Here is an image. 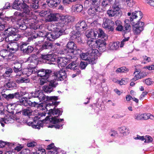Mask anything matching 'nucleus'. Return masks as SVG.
I'll return each mask as SVG.
<instances>
[{"label": "nucleus", "mask_w": 154, "mask_h": 154, "mask_svg": "<svg viewBox=\"0 0 154 154\" xmlns=\"http://www.w3.org/2000/svg\"><path fill=\"white\" fill-rule=\"evenodd\" d=\"M35 94V95L33 96L34 97H38V99L40 101H51L52 102L54 100H56L58 99V97L57 96H46L43 92L39 91H36Z\"/></svg>", "instance_id": "obj_4"}, {"label": "nucleus", "mask_w": 154, "mask_h": 154, "mask_svg": "<svg viewBox=\"0 0 154 154\" xmlns=\"http://www.w3.org/2000/svg\"><path fill=\"white\" fill-rule=\"evenodd\" d=\"M100 7L93 6L91 7L88 11V13L90 15L94 14L96 12L100 11Z\"/></svg>", "instance_id": "obj_27"}, {"label": "nucleus", "mask_w": 154, "mask_h": 154, "mask_svg": "<svg viewBox=\"0 0 154 154\" xmlns=\"http://www.w3.org/2000/svg\"><path fill=\"white\" fill-rule=\"evenodd\" d=\"M9 45H13L14 46L10 48V46L8 45L7 47L8 49L9 48V52L10 53V52L14 53V52L17 51L18 48V45L17 44L15 43H12L11 44H10Z\"/></svg>", "instance_id": "obj_33"}, {"label": "nucleus", "mask_w": 154, "mask_h": 154, "mask_svg": "<svg viewBox=\"0 0 154 154\" xmlns=\"http://www.w3.org/2000/svg\"><path fill=\"white\" fill-rule=\"evenodd\" d=\"M134 77L133 78V81H136L139 79H141L147 75L146 73L143 72H141L139 69H136L134 73Z\"/></svg>", "instance_id": "obj_15"}, {"label": "nucleus", "mask_w": 154, "mask_h": 154, "mask_svg": "<svg viewBox=\"0 0 154 154\" xmlns=\"http://www.w3.org/2000/svg\"><path fill=\"white\" fill-rule=\"evenodd\" d=\"M88 45L90 47V51L93 53L94 54H96L98 52V51L95 49L96 48L97 45V40L94 41L93 40L90 39L88 40L87 42Z\"/></svg>", "instance_id": "obj_13"}, {"label": "nucleus", "mask_w": 154, "mask_h": 154, "mask_svg": "<svg viewBox=\"0 0 154 154\" xmlns=\"http://www.w3.org/2000/svg\"><path fill=\"white\" fill-rule=\"evenodd\" d=\"M126 2L128 5L130 7H132L135 4L133 0H129Z\"/></svg>", "instance_id": "obj_64"}, {"label": "nucleus", "mask_w": 154, "mask_h": 154, "mask_svg": "<svg viewBox=\"0 0 154 154\" xmlns=\"http://www.w3.org/2000/svg\"><path fill=\"white\" fill-rule=\"evenodd\" d=\"M120 132L123 134L124 135H126L129 133L128 129L126 127L123 126L119 128Z\"/></svg>", "instance_id": "obj_38"}, {"label": "nucleus", "mask_w": 154, "mask_h": 154, "mask_svg": "<svg viewBox=\"0 0 154 154\" xmlns=\"http://www.w3.org/2000/svg\"><path fill=\"white\" fill-rule=\"evenodd\" d=\"M96 54H95V53L94 54L92 52L90 53V56H91V57H89L88 59L87 60L89 63H94L95 59L94 57L95 56V55Z\"/></svg>", "instance_id": "obj_50"}, {"label": "nucleus", "mask_w": 154, "mask_h": 154, "mask_svg": "<svg viewBox=\"0 0 154 154\" xmlns=\"http://www.w3.org/2000/svg\"><path fill=\"white\" fill-rule=\"evenodd\" d=\"M87 25L84 21H79L75 25V28L78 32L85 30Z\"/></svg>", "instance_id": "obj_19"}, {"label": "nucleus", "mask_w": 154, "mask_h": 154, "mask_svg": "<svg viewBox=\"0 0 154 154\" xmlns=\"http://www.w3.org/2000/svg\"><path fill=\"white\" fill-rule=\"evenodd\" d=\"M6 36L5 38V41L7 42H12L14 41V35H6Z\"/></svg>", "instance_id": "obj_53"}, {"label": "nucleus", "mask_w": 154, "mask_h": 154, "mask_svg": "<svg viewBox=\"0 0 154 154\" xmlns=\"http://www.w3.org/2000/svg\"><path fill=\"white\" fill-rule=\"evenodd\" d=\"M67 69L76 70L78 69V66L75 61H73L69 63L66 67Z\"/></svg>", "instance_id": "obj_30"}, {"label": "nucleus", "mask_w": 154, "mask_h": 154, "mask_svg": "<svg viewBox=\"0 0 154 154\" xmlns=\"http://www.w3.org/2000/svg\"><path fill=\"white\" fill-rule=\"evenodd\" d=\"M7 144L8 146H11L13 145V144L10 143H6V142L0 141V148H3L4 147L5 145Z\"/></svg>", "instance_id": "obj_55"}, {"label": "nucleus", "mask_w": 154, "mask_h": 154, "mask_svg": "<svg viewBox=\"0 0 154 154\" xmlns=\"http://www.w3.org/2000/svg\"><path fill=\"white\" fill-rule=\"evenodd\" d=\"M120 8L118 3H114L112 8L107 11V14L110 17L116 16L119 14Z\"/></svg>", "instance_id": "obj_9"}, {"label": "nucleus", "mask_w": 154, "mask_h": 154, "mask_svg": "<svg viewBox=\"0 0 154 154\" xmlns=\"http://www.w3.org/2000/svg\"><path fill=\"white\" fill-rule=\"evenodd\" d=\"M38 1L37 0L35 1L31 2L29 5L30 8L31 10H34L38 8Z\"/></svg>", "instance_id": "obj_39"}, {"label": "nucleus", "mask_w": 154, "mask_h": 154, "mask_svg": "<svg viewBox=\"0 0 154 154\" xmlns=\"http://www.w3.org/2000/svg\"><path fill=\"white\" fill-rule=\"evenodd\" d=\"M103 38L100 39L98 40H97V48L98 47L100 46L102 47L103 46H106V41L107 40H104L103 39Z\"/></svg>", "instance_id": "obj_40"}, {"label": "nucleus", "mask_w": 154, "mask_h": 154, "mask_svg": "<svg viewBox=\"0 0 154 154\" xmlns=\"http://www.w3.org/2000/svg\"><path fill=\"white\" fill-rule=\"evenodd\" d=\"M143 14L140 11H135L132 13L130 17V21L133 24V32L135 35H139L143 29L144 23L140 21Z\"/></svg>", "instance_id": "obj_1"}, {"label": "nucleus", "mask_w": 154, "mask_h": 154, "mask_svg": "<svg viewBox=\"0 0 154 154\" xmlns=\"http://www.w3.org/2000/svg\"><path fill=\"white\" fill-rule=\"evenodd\" d=\"M62 0H47L48 6L50 7H56L61 2Z\"/></svg>", "instance_id": "obj_23"}, {"label": "nucleus", "mask_w": 154, "mask_h": 154, "mask_svg": "<svg viewBox=\"0 0 154 154\" xmlns=\"http://www.w3.org/2000/svg\"><path fill=\"white\" fill-rule=\"evenodd\" d=\"M113 0H103L101 3L102 6L105 7L109 6V4Z\"/></svg>", "instance_id": "obj_49"}, {"label": "nucleus", "mask_w": 154, "mask_h": 154, "mask_svg": "<svg viewBox=\"0 0 154 154\" xmlns=\"http://www.w3.org/2000/svg\"><path fill=\"white\" fill-rule=\"evenodd\" d=\"M20 7L23 10V13L25 14L26 17V18L35 20L36 17L35 15L33 14V13L29 10L30 7L29 5L23 1V2L21 4Z\"/></svg>", "instance_id": "obj_3"}, {"label": "nucleus", "mask_w": 154, "mask_h": 154, "mask_svg": "<svg viewBox=\"0 0 154 154\" xmlns=\"http://www.w3.org/2000/svg\"><path fill=\"white\" fill-rule=\"evenodd\" d=\"M56 100H54L52 103H50L48 104L50 106H54V108L51 109L49 110L50 112L54 116L52 117L51 118H49V117H46L45 119L46 120L49 121L53 124L58 123L60 121L63 120V119H59L57 118L59 116L62 115V112H61L59 109H56L55 107L59 104V102H57Z\"/></svg>", "instance_id": "obj_2"}, {"label": "nucleus", "mask_w": 154, "mask_h": 154, "mask_svg": "<svg viewBox=\"0 0 154 154\" xmlns=\"http://www.w3.org/2000/svg\"><path fill=\"white\" fill-rule=\"evenodd\" d=\"M128 69L125 67H122L117 69L116 72L119 73H126L128 72Z\"/></svg>", "instance_id": "obj_48"}, {"label": "nucleus", "mask_w": 154, "mask_h": 154, "mask_svg": "<svg viewBox=\"0 0 154 154\" xmlns=\"http://www.w3.org/2000/svg\"><path fill=\"white\" fill-rule=\"evenodd\" d=\"M4 85L5 87L10 90L14 89L17 87V85L15 82L10 79L5 80Z\"/></svg>", "instance_id": "obj_16"}, {"label": "nucleus", "mask_w": 154, "mask_h": 154, "mask_svg": "<svg viewBox=\"0 0 154 154\" xmlns=\"http://www.w3.org/2000/svg\"><path fill=\"white\" fill-rule=\"evenodd\" d=\"M6 35H14L16 33V29L14 28L11 27L8 28L5 30Z\"/></svg>", "instance_id": "obj_32"}, {"label": "nucleus", "mask_w": 154, "mask_h": 154, "mask_svg": "<svg viewBox=\"0 0 154 154\" xmlns=\"http://www.w3.org/2000/svg\"><path fill=\"white\" fill-rule=\"evenodd\" d=\"M14 66L13 67L14 72L16 73L20 72L22 70L21 64L17 62L14 63Z\"/></svg>", "instance_id": "obj_25"}, {"label": "nucleus", "mask_w": 154, "mask_h": 154, "mask_svg": "<svg viewBox=\"0 0 154 154\" xmlns=\"http://www.w3.org/2000/svg\"><path fill=\"white\" fill-rule=\"evenodd\" d=\"M21 4L20 3H18V0H15V2L13 3L12 6V8L13 9L17 10H20V8L19 6H20Z\"/></svg>", "instance_id": "obj_44"}, {"label": "nucleus", "mask_w": 154, "mask_h": 154, "mask_svg": "<svg viewBox=\"0 0 154 154\" xmlns=\"http://www.w3.org/2000/svg\"><path fill=\"white\" fill-rule=\"evenodd\" d=\"M130 21L128 19H126L124 21L125 25L124 26V29L122 32L125 34L124 36H126L125 34L127 32H129L131 30V26L130 24Z\"/></svg>", "instance_id": "obj_20"}, {"label": "nucleus", "mask_w": 154, "mask_h": 154, "mask_svg": "<svg viewBox=\"0 0 154 154\" xmlns=\"http://www.w3.org/2000/svg\"><path fill=\"white\" fill-rule=\"evenodd\" d=\"M10 54L9 52L6 50L3 49L0 51V56L3 58H6V59H8Z\"/></svg>", "instance_id": "obj_34"}, {"label": "nucleus", "mask_w": 154, "mask_h": 154, "mask_svg": "<svg viewBox=\"0 0 154 154\" xmlns=\"http://www.w3.org/2000/svg\"><path fill=\"white\" fill-rule=\"evenodd\" d=\"M92 52H91L90 51H89L88 53H82L80 54V58L83 60H87L88 59L90 53Z\"/></svg>", "instance_id": "obj_37"}, {"label": "nucleus", "mask_w": 154, "mask_h": 154, "mask_svg": "<svg viewBox=\"0 0 154 154\" xmlns=\"http://www.w3.org/2000/svg\"><path fill=\"white\" fill-rule=\"evenodd\" d=\"M53 88L49 85H44L42 87L43 91L47 93H50L53 91Z\"/></svg>", "instance_id": "obj_41"}, {"label": "nucleus", "mask_w": 154, "mask_h": 154, "mask_svg": "<svg viewBox=\"0 0 154 154\" xmlns=\"http://www.w3.org/2000/svg\"><path fill=\"white\" fill-rule=\"evenodd\" d=\"M14 41L18 40L20 38H22V37L20 35L16 34H14Z\"/></svg>", "instance_id": "obj_61"}, {"label": "nucleus", "mask_w": 154, "mask_h": 154, "mask_svg": "<svg viewBox=\"0 0 154 154\" xmlns=\"http://www.w3.org/2000/svg\"><path fill=\"white\" fill-rule=\"evenodd\" d=\"M28 61L30 63H34L36 64L38 63V60L37 57L35 54H32L28 58Z\"/></svg>", "instance_id": "obj_31"}, {"label": "nucleus", "mask_w": 154, "mask_h": 154, "mask_svg": "<svg viewBox=\"0 0 154 154\" xmlns=\"http://www.w3.org/2000/svg\"><path fill=\"white\" fill-rule=\"evenodd\" d=\"M114 24V23L111 20L108 19H106L104 21L103 24V27L105 29L109 28L110 26H112Z\"/></svg>", "instance_id": "obj_26"}, {"label": "nucleus", "mask_w": 154, "mask_h": 154, "mask_svg": "<svg viewBox=\"0 0 154 154\" xmlns=\"http://www.w3.org/2000/svg\"><path fill=\"white\" fill-rule=\"evenodd\" d=\"M33 69H32L26 68L23 69L22 73L26 74L28 76L33 72Z\"/></svg>", "instance_id": "obj_43"}, {"label": "nucleus", "mask_w": 154, "mask_h": 154, "mask_svg": "<svg viewBox=\"0 0 154 154\" xmlns=\"http://www.w3.org/2000/svg\"><path fill=\"white\" fill-rule=\"evenodd\" d=\"M35 22V20L25 18V19L20 20L18 22V27L19 28L23 30L26 29L27 28V24H29L30 26L33 24Z\"/></svg>", "instance_id": "obj_8"}, {"label": "nucleus", "mask_w": 154, "mask_h": 154, "mask_svg": "<svg viewBox=\"0 0 154 154\" xmlns=\"http://www.w3.org/2000/svg\"><path fill=\"white\" fill-rule=\"evenodd\" d=\"M36 72L37 73L38 76L41 77L48 78L49 76L51 75L52 71L50 69H42L37 70Z\"/></svg>", "instance_id": "obj_10"}, {"label": "nucleus", "mask_w": 154, "mask_h": 154, "mask_svg": "<svg viewBox=\"0 0 154 154\" xmlns=\"http://www.w3.org/2000/svg\"><path fill=\"white\" fill-rule=\"evenodd\" d=\"M128 80L126 78H122L120 82L121 85H125L128 82Z\"/></svg>", "instance_id": "obj_63"}, {"label": "nucleus", "mask_w": 154, "mask_h": 154, "mask_svg": "<svg viewBox=\"0 0 154 154\" xmlns=\"http://www.w3.org/2000/svg\"><path fill=\"white\" fill-rule=\"evenodd\" d=\"M20 48L22 52L25 54L31 53L33 50V48L30 46H27L26 43H22L20 45Z\"/></svg>", "instance_id": "obj_11"}, {"label": "nucleus", "mask_w": 154, "mask_h": 154, "mask_svg": "<svg viewBox=\"0 0 154 154\" xmlns=\"http://www.w3.org/2000/svg\"><path fill=\"white\" fill-rule=\"evenodd\" d=\"M19 154H30V151L29 149H23Z\"/></svg>", "instance_id": "obj_58"}, {"label": "nucleus", "mask_w": 154, "mask_h": 154, "mask_svg": "<svg viewBox=\"0 0 154 154\" xmlns=\"http://www.w3.org/2000/svg\"><path fill=\"white\" fill-rule=\"evenodd\" d=\"M87 65V63L86 62H81L80 64V67L81 69H85Z\"/></svg>", "instance_id": "obj_59"}, {"label": "nucleus", "mask_w": 154, "mask_h": 154, "mask_svg": "<svg viewBox=\"0 0 154 154\" xmlns=\"http://www.w3.org/2000/svg\"><path fill=\"white\" fill-rule=\"evenodd\" d=\"M52 46V44L51 43L46 42L42 45L41 49V50L44 49L51 50Z\"/></svg>", "instance_id": "obj_28"}, {"label": "nucleus", "mask_w": 154, "mask_h": 154, "mask_svg": "<svg viewBox=\"0 0 154 154\" xmlns=\"http://www.w3.org/2000/svg\"><path fill=\"white\" fill-rule=\"evenodd\" d=\"M13 120L9 115H7L4 118L2 119V121L6 124H8L12 122Z\"/></svg>", "instance_id": "obj_45"}, {"label": "nucleus", "mask_w": 154, "mask_h": 154, "mask_svg": "<svg viewBox=\"0 0 154 154\" xmlns=\"http://www.w3.org/2000/svg\"><path fill=\"white\" fill-rule=\"evenodd\" d=\"M54 74L56 79L58 81H61L64 80L67 76L65 72L63 70L55 72Z\"/></svg>", "instance_id": "obj_12"}, {"label": "nucleus", "mask_w": 154, "mask_h": 154, "mask_svg": "<svg viewBox=\"0 0 154 154\" xmlns=\"http://www.w3.org/2000/svg\"><path fill=\"white\" fill-rule=\"evenodd\" d=\"M56 80L57 79H55V78L54 79L49 81L48 85L51 86L53 88H55L58 85V83Z\"/></svg>", "instance_id": "obj_46"}, {"label": "nucleus", "mask_w": 154, "mask_h": 154, "mask_svg": "<svg viewBox=\"0 0 154 154\" xmlns=\"http://www.w3.org/2000/svg\"><path fill=\"white\" fill-rule=\"evenodd\" d=\"M59 14H51L48 15L47 20L48 21H57L59 19Z\"/></svg>", "instance_id": "obj_24"}, {"label": "nucleus", "mask_w": 154, "mask_h": 154, "mask_svg": "<svg viewBox=\"0 0 154 154\" xmlns=\"http://www.w3.org/2000/svg\"><path fill=\"white\" fill-rule=\"evenodd\" d=\"M28 101L29 100H27L26 98H22L20 100V105L27 106L28 105Z\"/></svg>", "instance_id": "obj_47"}, {"label": "nucleus", "mask_w": 154, "mask_h": 154, "mask_svg": "<svg viewBox=\"0 0 154 154\" xmlns=\"http://www.w3.org/2000/svg\"><path fill=\"white\" fill-rule=\"evenodd\" d=\"M58 152L57 148L54 149H52L48 151L49 154H58Z\"/></svg>", "instance_id": "obj_60"}, {"label": "nucleus", "mask_w": 154, "mask_h": 154, "mask_svg": "<svg viewBox=\"0 0 154 154\" xmlns=\"http://www.w3.org/2000/svg\"><path fill=\"white\" fill-rule=\"evenodd\" d=\"M141 58L143 59L144 63H146L147 62H149L151 61L150 58L146 56H143Z\"/></svg>", "instance_id": "obj_62"}, {"label": "nucleus", "mask_w": 154, "mask_h": 154, "mask_svg": "<svg viewBox=\"0 0 154 154\" xmlns=\"http://www.w3.org/2000/svg\"><path fill=\"white\" fill-rule=\"evenodd\" d=\"M97 34V37L101 38L100 39L103 38V40H107L108 39V36L104 33L103 30L101 29H96Z\"/></svg>", "instance_id": "obj_21"}, {"label": "nucleus", "mask_w": 154, "mask_h": 154, "mask_svg": "<svg viewBox=\"0 0 154 154\" xmlns=\"http://www.w3.org/2000/svg\"><path fill=\"white\" fill-rule=\"evenodd\" d=\"M22 75L17 74L15 76V81L18 83H29L30 81V79L28 77H23L21 76Z\"/></svg>", "instance_id": "obj_14"}, {"label": "nucleus", "mask_w": 154, "mask_h": 154, "mask_svg": "<svg viewBox=\"0 0 154 154\" xmlns=\"http://www.w3.org/2000/svg\"><path fill=\"white\" fill-rule=\"evenodd\" d=\"M40 57L47 61L54 62L56 60V56L53 54H41Z\"/></svg>", "instance_id": "obj_18"}, {"label": "nucleus", "mask_w": 154, "mask_h": 154, "mask_svg": "<svg viewBox=\"0 0 154 154\" xmlns=\"http://www.w3.org/2000/svg\"><path fill=\"white\" fill-rule=\"evenodd\" d=\"M64 33V30L56 28L54 29V32L52 33H48L46 35V37L50 41H54L58 38L59 36L63 34Z\"/></svg>", "instance_id": "obj_5"}, {"label": "nucleus", "mask_w": 154, "mask_h": 154, "mask_svg": "<svg viewBox=\"0 0 154 154\" xmlns=\"http://www.w3.org/2000/svg\"><path fill=\"white\" fill-rule=\"evenodd\" d=\"M66 47L69 49L68 50L71 51L70 53H71V54L69 55H72V56H74L73 55L79 54L81 52V51L77 48L76 45L72 41L68 42L67 44Z\"/></svg>", "instance_id": "obj_6"}, {"label": "nucleus", "mask_w": 154, "mask_h": 154, "mask_svg": "<svg viewBox=\"0 0 154 154\" xmlns=\"http://www.w3.org/2000/svg\"><path fill=\"white\" fill-rule=\"evenodd\" d=\"M119 42L110 43L109 49L112 50H117L119 48Z\"/></svg>", "instance_id": "obj_29"}, {"label": "nucleus", "mask_w": 154, "mask_h": 154, "mask_svg": "<svg viewBox=\"0 0 154 154\" xmlns=\"http://www.w3.org/2000/svg\"><path fill=\"white\" fill-rule=\"evenodd\" d=\"M48 78H46V77H42L40 80L39 84L40 85H43L47 81H48Z\"/></svg>", "instance_id": "obj_57"}, {"label": "nucleus", "mask_w": 154, "mask_h": 154, "mask_svg": "<svg viewBox=\"0 0 154 154\" xmlns=\"http://www.w3.org/2000/svg\"><path fill=\"white\" fill-rule=\"evenodd\" d=\"M80 35L81 34L79 32L75 33L74 35L72 36V37L75 39L78 42H79L81 41V38L80 37Z\"/></svg>", "instance_id": "obj_51"}, {"label": "nucleus", "mask_w": 154, "mask_h": 154, "mask_svg": "<svg viewBox=\"0 0 154 154\" xmlns=\"http://www.w3.org/2000/svg\"><path fill=\"white\" fill-rule=\"evenodd\" d=\"M82 8L83 6L82 5L77 4L72 6V9L74 12H79L82 11Z\"/></svg>", "instance_id": "obj_35"}, {"label": "nucleus", "mask_w": 154, "mask_h": 154, "mask_svg": "<svg viewBox=\"0 0 154 154\" xmlns=\"http://www.w3.org/2000/svg\"><path fill=\"white\" fill-rule=\"evenodd\" d=\"M144 142L145 143H149L152 142L153 140L152 137L149 136H146Z\"/></svg>", "instance_id": "obj_56"}, {"label": "nucleus", "mask_w": 154, "mask_h": 154, "mask_svg": "<svg viewBox=\"0 0 154 154\" xmlns=\"http://www.w3.org/2000/svg\"><path fill=\"white\" fill-rule=\"evenodd\" d=\"M74 57L75 59H76V57L72 56V55H70L69 54H68L66 57H59L56 60L58 64V66L60 68L65 67L66 65L67 62H68L67 59L70 60L72 59Z\"/></svg>", "instance_id": "obj_7"}, {"label": "nucleus", "mask_w": 154, "mask_h": 154, "mask_svg": "<svg viewBox=\"0 0 154 154\" xmlns=\"http://www.w3.org/2000/svg\"><path fill=\"white\" fill-rule=\"evenodd\" d=\"M96 29L94 30H88L86 32L85 35L88 38H96L97 37V34Z\"/></svg>", "instance_id": "obj_22"}, {"label": "nucleus", "mask_w": 154, "mask_h": 154, "mask_svg": "<svg viewBox=\"0 0 154 154\" xmlns=\"http://www.w3.org/2000/svg\"><path fill=\"white\" fill-rule=\"evenodd\" d=\"M28 105L31 107H35L36 105H38L39 104V102L33 101H32L29 100L28 101Z\"/></svg>", "instance_id": "obj_54"}, {"label": "nucleus", "mask_w": 154, "mask_h": 154, "mask_svg": "<svg viewBox=\"0 0 154 154\" xmlns=\"http://www.w3.org/2000/svg\"><path fill=\"white\" fill-rule=\"evenodd\" d=\"M2 96L7 100L10 101L14 98H17L19 97L18 92H16L13 94H9L8 95L5 94H2Z\"/></svg>", "instance_id": "obj_17"}, {"label": "nucleus", "mask_w": 154, "mask_h": 154, "mask_svg": "<svg viewBox=\"0 0 154 154\" xmlns=\"http://www.w3.org/2000/svg\"><path fill=\"white\" fill-rule=\"evenodd\" d=\"M33 111L30 108H27L22 111V114L26 116H30L32 115Z\"/></svg>", "instance_id": "obj_36"}, {"label": "nucleus", "mask_w": 154, "mask_h": 154, "mask_svg": "<svg viewBox=\"0 0 154 154\" xmlns=\"http://www.w3.org/2000/svg\"><path fill=\"white\" fill-rule=\"evenodd\" d=\"M100 3V0H91V3L93 6L99 7Z\"/></svg>", "instance_id": "obj_52"}, {"label": "nucleus", "mask_w": 154, "mask_h": 154, "mask_svg": "<svg viewBox=\"0 0 154 154\" xmlns=\"http://www.w3.org/2000/svg\"><path fill=\"white\" fill-rule=\"evenodd\" d=\"M115 23L117 26L116 29V30L121 31L123 30V26L121 25V22L120 21H116L115 22Z\"/></svg>", "instance_id": "obj_42"}]
</instances>
